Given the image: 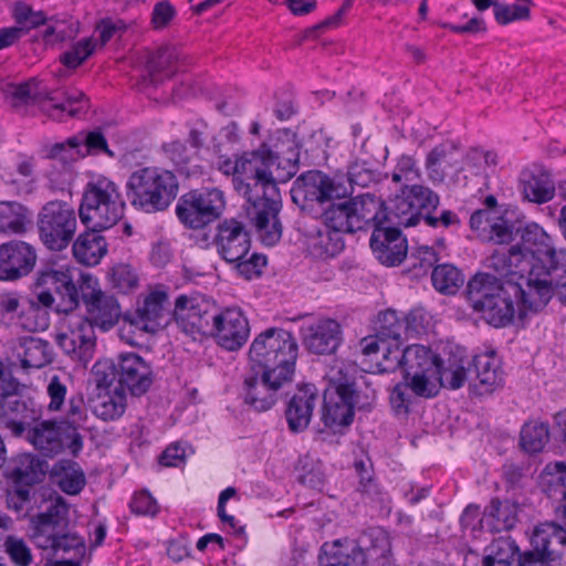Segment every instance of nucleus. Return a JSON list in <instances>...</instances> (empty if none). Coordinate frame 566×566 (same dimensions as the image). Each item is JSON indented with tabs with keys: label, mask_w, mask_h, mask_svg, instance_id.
Instances as JSON below:
<instances>
[{
	"label": "nucleus",
	"mask_w": 566,
	"mask_h": 566,
	"mask_svg": "<svg viewBox=\"0 0 566 566\" xmlns=\"http://www.w3.org/2000/svg\"><path fill=\"white\" fill-rule=\"evenodd\" d=\"M77 270L70 265H48L41 269L35 277L34 285L41 291L35 301L46 311L54 304L53 292L62 297L64 308L75 310L78 306L80 294L74 282Z\"/></svg>",
	"instance_id": "nucleus-16"
},
{
	"label": "nucleus",
	"mask_w": 566,
	"mask_h": 566,
	"mask_svg": "<svg viewBox=\"0 0 566 566\" xmlns=\"http://www.w3.org/2000/svg\"><path fill=\"white\" fill-rule=\"evenodd\" d=\"M538 485L556 505L566 502V462L547 463L538 476Z\"/></svg>",
	"instance_id": "nucleus-41"
},
{
	"label": "nucleus",
	"mask_w": 566,
	"mask_h": 566,
	"mask_svg": "<svg viewBox=\"0 0 566 566\" xmlns=\"http://www.w3.org/2000/svg\"><path fill=\"white\" fill-rule=\"evenodd\" d=\"M6 97L10 105L19 113L33 114L38 107L50 117L61 120L62 114L76 116L85 106V95L82 92H73L60 99L56 93L46 91L34 78L23 83L9 84L6 88Z\"/></svg>",
	"instance_id": "nucleus-4"
},
{
	"label": "nucleus",
	"mask_w": 566,
	"mask_h": 566,
	"mask_svg": "<svg viewBox=\"0 0 566 566\" xmlns=\"http://www.w3.org/2000/svg\"><path fill=\"white\" fill-rule=\"evenodd\" d=\"M53 476L59 488L66 494H78L86 483L81 467L73 461H61L54 465Z\"/></svg>",
	"instance_id": "nucleus-48"
},
{
	"label": "nucleus",
	"mask_w": 566,
	"mask_h": 566,
	"mask_svg": "<svg viewBox=\"0 0 566 566\" xmlns=\"http://www.w3.org/2000/svg\"><path fill=\"white\" fill-rule=\"evenodd\" d=\"M42 475L43 471L39 460L28 453L12 458L6 468V476L13 483L25 488L38 483Z\"/></svg>",
	"instance_id": "nucleus-44"
},
{
	"label": "nucleus",
	"mask_w": 566,
	"mask_h": 566,
	"mask_svg": "<svg viewBox=\"0 0 566 566\" xmlns=\"http://www.w3.org/2000/svg\"><path fill=\"white\" fill-rule=\"evenodd\" d=\"M174 57V53L169 50H159L154 54L146 65L147 75L142 77L139 85L142 87L157 85L164 77L170 76L174 71L169 66Z\"/></svg>",
	"instance_id": "nucleus-50"
},
{
	"label": "nucleus",
	"mask_w": 566,
	"mask_h": 566,
	"mask_svg": "<svg viewBox=\"0 0 566 566\" xmlns=\"http://www.w3.org/2000/svg\"><path fill=\"white\" fill-rule=\"evenodd\" d=\"M405 188L406 193L409 195L416 210H418L421 220H423L424 214L432 213V211L438 208L440 198L429 187L422 185H412L406 186Z\"/></svg>",
	"instance_id": "nucleus-56"
},
{
	"label": "nucleus",
	"mask_w": 566,
	"mask_h": 566,
	"mask_svg": "<svg viewBox=\"0 0 566 566\" xmlns=\"http://www.w3.org/2000/svg\"><path fill=\"white\" fill-rule=\"evenodd\" d=\"M531 544L539 559L553 562L566 549V530L553 522L542 523L535 527Z\"/></svg>",
	"instance_id": "nucleus-32"
},
{
	"label": "nucleus",
	"mask_w": 566,
	"mask_h": 566,
	"mask_svg": "<svg viewBox=\"0 0 566 566\" xmlns=\"http://www.w3.org/2000/svg\"><path fill=\"white\" fill-rule=\"evenodd\" d=\"M548 426L544 422L530 421L521 430V447L530 453H536L544 449L548 442Z\"/></svg>",
	"instance_id": "nucleus-52"
},
{
	"label": "nucleus",
	"mask_w": 566,
	"mask_h": 566,
	"mask_svg": "<svg viewBox=\"0 0 566 566\" xmlns=\"http://www.w3.org/2000/svg\"><path fill=\"white\" fill-rule=\"evenodd\" d=\"M35 165L33 156L19 154L10 170L6 171L2 179L8 186L14 188L18 195H30L35 189Z\"/></svg>",
	"instance_id": "nucleus-39"
},
{
	"label": "nucleus",
	"mask_w": 566,
	"mask_h": 566,
	"mask_svg": "<svg viewBox=\"0 0 566 566\" xmlns=\"http://www.w3.org/2000/svg\"><path fill=\"white\" fill-rule=\"evenodd\" d=\"M509 286L492 274L479 273L467 286V298L474 312L495 327L510 324L515 315L514 302Z\"/></svg>",
	"instance_id": "nucleus-6"
},
{
	"label": "nucleus",
	"mask_w": 566,
	"mask_h": 566,
	"mask_svg": "<svg viewBox=\"0 0 566 566\" xmlns=\"http://www.w3.org/2000/svg\"><path fill=\"white\" fill-rule=\"evenodd\" d=\"M130 203L147 213L166 210L178 195L179 184L168 169L148 166L134 170L127 180Z\"/></svg>",
	"instance_id": "nucleus-3"
},
{
	"label": "nucleus",
	"mask_w": 566,
	"mask_h": 566,
	"mask_svg": "<svg viewBox=\"0 0 566 566\" xmlns=\"http://www.w3.org/2000/svg\"><path fill=\"white\" fill-rule=\"evenodd\" d=\"M522 189L526 199L536 203H544L553 199L555 186L545 172L525 171L522 175Z\"/></svg>",
	"instance_id": "nucleus-45"
},
{
	"label": "nucleus",
	"mask_w": 566,
	"mask_h": 566,
	"mask_svg": "<svg viewBox=\"0 0 566 566\" xmlns=\"http://www.w3.org/2000/svg\"><path fill=\"white\" fill-rule=\"evenodd\" d=\"M326 378L328 386L324 391L321 421L325 428L336 431L349 426L355 409H365L370 400L357 390L353 367L337 363L329 368Z\"/></svg>",
	"instance_id": "nucleus-2"
},
{
	"label": "nucleus",
	"mask_w": 566,
	"mask_h": 566,
	"mask_svg": "<svg viewBox=\"0 0 566 566\" xmlns=\"http://www.w3.org/2000/svg\"><path fill=\"white\" fill-rule=\"evenodd\" d=\"M281 375L262 371L261 376H251L244 380V401L258 411L272 408L277 400L279 390L292 379H281Z\"/></svg>",
	"instance_id": "nucleus-24"
},
{
	"label": "nucleus",
	"mask_w": 566,
	"mask_h": 566,
	"mask_svg": "<svg viewBox=\"0 0 566 566\" xmlns=\"http://www.w3.org/2000/svg\"><path fill=\"white\" fill-rule=\"evenodd\" d=\"M80 293L87 315L85 317L93 327L108 331L118 323L122 315L120 306L113 295L99 289L96 279L90 274H82Z\"/></svg>",
	"instance_id": "nucleus-18"
},
{
	"label": "nucleus",
	"mask_w": 566,
	"mask_h": 566,
	"mask_svg": "<svg viewBox=\"0 0 566 566\" xmlns=\"http://www.w3.org/2000/svg\"><path fill=\"white\" fill-rule=\"evenodd\" d=\"M169 297L164 286H158L140 294L133 316L126 319L137 328L156 333L169 322Z\"/></svg>",
	"instance_id": "nucleus-19"
},
{
	"label": "nucleus",
	"mask_w": 566,
	"mask_h": 566,
	"mask_svg": "<svg viewBox=\"0 0 566 566\" xmlns=\"http://www.w3.org/2000/svg\"><path fill=\"white\" fill-rule=\"evenodd\" d=\"M93 413L104 421L116 420L126 409V395L123 389H99L91 400Z\"/></svg>",
	"instance_id": "nucleus-42"
},
{
	"label": "nucleus",
	"mask_w": 566,
	"mask_h": 566,
	"mask_svg": "<svg viewBox=\"0 0 566 566\" xmlns=\"http://www.w3.org/2000/svg\"><path fill=\"white\" fill-rule=\"evenodd\" d=\"M52 545L38 546L41 549H52L55 554L57 553H73L71 559H76L84 554V542L81 537L72 533L54 532L52 536Z\"/></svg>",
	"instance_id": "nucleus-58"
},
{
	"label": "nucleus",
	"mask_w": 566,
	"mask_h": 566,
	"mask_svg": "<svg viewBox=\"0 0 566 566\" xmlns=\"http://www.w3.org/2000/svg\"><path fill=\"white\" fill-rule=\"evenodd\" d=\"M101 231L90 229L73 242V255L80 263L88 266L96 265L107 253V243Z\"/></svg>",
	"instance_id": "nucleus-38"
},
{
	"label": "nucleus",
	"mask_w": 566,
	"mask_h": 566,
	"mask_svg": "<svg viewBox=\"0 0 566 566\" xmlns=\"http://www.w3.org/2000/svg\"><path fill=\"white\" fill-rule=\"evenodd\" d=\"M36 226L43 244L52 251H62L71 243L76 232V212L70 203L52 200L39 211Z\"/></svg>",
	"instance_id": "nucleus-12"
},
{
	"label": "nucleus",
	"mask_w": 566,
	"mask_h": 566,
	"mask_svg": "<svg viewBox=\"0 0 566 566\" xmlns=\"http://www.w3.org/2000/svg\"><path fill=\"white\" fill-rule=\"evenodd\" d=\"M521 291L520 316L528 312L536 313L543 310L553 295L566 305V266L557 262L547 266L543 263L534 264Z\"/></svg>",
	"instance_id": "nucleus-9"
},
{
	"label": "nucleus",
	"mask_w": 566,
	"mask_h": 566,
	"mask_svg": "<svg viewBox=\"0 0 566 566\" xmlns=\"http://www.w3.org/2000/svg\"><path fill=\"white\" fill-rule=\"evenodd\" d=\"M218 254L227 262L244 259L251 249V238L244 224L233 218L217 226L213 238Z\"/></svg>",
	"instance_id": "nucleus-22"
},
{
	"label": "nucleus",
	"mask_w": 566,
	"mask_h": 566,
	"mask_svg": "<svg viewBox=\"0 0 566 566\" xmlns=\"http://www.w3.org/2000/svg\"><path fill=\"white\" fill-rule=\"evenodd\" d=\"M290 153L280 156L263 145L241 165L243 171L250 172L251 181L247 216L265 245H274L282 237L279 219L282 201L276 185L289 181L298 170V150L295 147Z\"/></svg>",
	"instance_id": "nucleus-1"
},
{
	"label": "nucleus",
	"mask_w": 566,
	"mask_h": 566,
	"mask_svg": "<svg viewBox=\"0 0 566 566\" xmlns=\"http://www.w3.org/2000/svg\"><path fill=\"white\" fill-rule=\"evenodd\" d=\"M388 213H385L386 219L399 227H412L420 222V217L418 210H416L412 200L408 193H406V188L403 187L389 203Z\"/></svg>",
	"instance_id": "nucleus-46"
},
{
	"label": "nucleus",
	"mask_w": 566,
	"mask_h": 566,
	"mask_svg": "<svg viewBox=\"0 0 566 566\" xmlns=\"http://www.w3.org/2000/svg\"><path fill=\"white\" fill-rule=\"evenodd\" d=\"M4 547L15 566H30L33 563L31 548L24 539L17 536H7Z\"/></svg>",
	"instance_id": "nucleus-62"
},
{
	"label": "nucleus",
	"mask_w": 566,
	"mask_h": 566,
	"mask_svg": "<svg viewBox=\"0 0 566 566\" xmlns=\"http://www.w3.org/2000/svg\"><path fill=\"white\" fill-rule=\"evenodd\" d=\"M462 157L453 144H440L432 148L426 158L428 178L433 184H442L451 177L454 184L459 182L458 175L462 170Z\"/></svg>",
	"instance_id": "nucleus-27"
},
{
	"label": "nucleus",
	"mask_w": 566,
	"mask_h": 566,
	"mask_svg": "<svg viewBox=\"0 0 566 566\" xmlns=\"http://www.w3.org/2000/svg\"><path fill=\"white\" fill-rule=\"evenodd\" d=\"M91 38L78 41L70 51L61 55V61L67 67L75 69L81 65L94 51Z\"/></svg>",
	"instance_id": "nucleus-64"
},
{
	"label": "nucleus",
	"mask_w": 566,
	"mask_h": 566,
	"mask_svg": "<svg viewBox=\"0 0 566 566\" xmlns=\"http://www.w3.org/2000/svg\"><path fill=\"white\" fill-rule=\"evenodd\" d=\"M251 159V153H247L239 157L234 163L230 159H226L220 164V169L227 174L233 175V187L234 189L247 199V203L249 205V196H250V172H245L241 169V165L245 163V160Z\"/></svg>",
	"instance_id": "nucleus-54"
},
{
	"label": "nucleus",
	"mask_w": 566,
	"mask_h": 566,
	"mask_svg": "<svg viewBox=\"0 0 566 566\" xmlns=\"http://www.w3.org/2000/svg\"><path fill=\"white\" fill-rule=\"evenodd\" d=\"M56 326L55 342L61 349L73 359L87 361L95 347V332L88 319L74 312L63 308Z\"/></svg>",
	"instance_id": "nucleus-14"
},
{
	"label": "nucleus",
	"mask_w": 566,
	"mask_h": 566,
	"mask_svg": "<svg viewBox=\"0 0 566 566\" xmlns=\"http://www.w3.org/2000/svg\"><path fill=\"white\" fill-rule=\"evenodd\" d=\"M518 512L516 503L493 499L484 511L485 525L492 532L510 531L518 521Z\"/></svg>",
	"instance_id": "nucleus-43"
},
{
	"label": "nucleus",
	"mask_w": 566,
	"mask_h": 566,
	"mask_svg": "<svg viewBox=\"0 0 566 566\" xmlns=\"http://www.w3.org/2000/svg\"><path fill=\"white\" fill-rule=\"evenodd\" d=\"M417 316V312L413 311L406 316H399L398 313L392 310L379 313L375 323L377 337L388 343L400 344L402 336L407 335L409 331L415 329L412 323L416 321Z\"/></svg>",
	"instance_id": "nucleus-37"
},
{
	"label": "nucleus",
	"mask_w": 566,
	"mask_h": 566,
	"mask_svg": "<svg viewBox=\"0 0 566 566\" xmlns=\"http://www.w3.org/2000/svg\"><path fill=\"white\" fill-rule=\"evenodd\" d=\"M112 285L120 292H128L138 284V276L135 270L128 264H117L109 273Z\"/></svg>",
	"instance_id": "nucleus-63"
},
{
	"label": "nucleus",
	"mask_w": 566,
	"mask_h": 566,
	"mask_svg": "<svg viewBox=\"0 0 566 566\" xmlns=\"http://www.w3.org/2000/svg\"><path fill=\"white\" fill-rule=\"evenodd\" d=\"M402 378L415 396L426 399L436 397L441 389L439 356L423 345L406 347Z\"/></svg>",
	"instance_id": "nucleus-11"
},
{
	"label": "nucleus",
	"mask_w": 566,
	"mask_h": 566,
	"mask_svg": "<svg viewBox=\"0 0 566 566\" xmlns=\"http://www.w3.org/2000/svg\"><path fill=\"white\" fill-rule=\"evenodd\" d=\"M475 379L472 384L478 395L493 392L503 381L500 359L493 352L479 354L473 359Z\"/></svg>",
	"instance_id": "nucleus-35"
},
{
	"label": "nucleus",
	"mask_w": 566,
	"mask_h": 566,
	"mask_svg": "<svg viewBox=\"0 0 566 566\" xmlns=\"http://www.w3.org/2000/svg\"><path fill=\"white\" fill-rule=\"evenodd\" d=\"M520 245L534 259V264L543 263L549 266L559 262L552 238L537 223L524 227Z\"/></svg>",
	"instance_id": "nucleus-33"
},
{
	"label": "nucleus",
	"mask_w": 566,
	"mask_h": 566,
	"mask_svg": "<svg viewBox=\"0 0 566 566\" xmlns=\"http://www.w3.org/2000/svg\"><path fill=\"white\" fill-rule=\"evenodd\" d=\"M441 387L458 389L468 378L467 364L462 359H449L447 363L439 358Z\"/></svg>",
	"instance_id": "nucleus-57"
},
{
	"label": "nucleus",
	"mask_w": 566,
	"mask_h": 566,
	"mask_svg": "<svg viewBox=\"0 0 566 566\" xmlns=\"http://www.w3.org/2000/svg\"><path fill=\"white\" fill-rule=\"evenodd\" d=\"M214 305L202 296L180 295L175 302L174 318L178 327L186 334L210 333Z\"/></svg>",
	"instance_id": "nucleus-20"
},
{
	"label": "nucleus",
	"mask_w": 566,
	"mask_h": 566,
	"mask_svg": "<svg viewBox=\"0 0 566 566\" xmlns=\"http://www.w3.org/2000/svg\"><path fill=\"white\" fill-rule=\"evenodd\" d=\"M69 506L62 496L51 497L45 510L38 514L33 523V541L36 546L52 545V533L62 532L67 526Z\"/></svg>",
	"instance_id": "nucleus-26"
},
{
	"label": "nucleus",
	"mask_w": 566,
	"mask_h": 566,
	"mask_svg": "<svg viewBox=\"0 0 566 566\" xmlns=\"http://www.w3.org/2000/svg\"><path fill=\"white\" fill-rule=\"evenodd\" d=\"M70 145L78 146V149H81L80 156L82 157L99 153H105L109 157L114 156V153L107 146L106 138L98 130L77 134L70 138Z\"/></svg>",
	"instance_id": "nucleus-53"
},
{
	"label": "nucleus",
	"mask_w": 566,
	"mask_h": 566,
	"mask_svg": "<svg viewBox=\"0 0 566 566\" xmlns=\"http://www.w3.org/2000/svg\"><path fill=\"white\" fill-rule=\"evenodd\" d=\"M224 208L223 191L218 188H207L184 195L176 212L184 224L192 229H200L217 220Z\"/></svg>",
	"instance_id": "nucleus-17"
},
{
	"label": "nucleus",
	"mask_w": 566,
	"mask_h": 566,
	"mask_svg": "<svg viewBox=\"0 0 566 566\" xmlns=\"http://www.w3.org/2000/svg\"><path fill=\"white\" fill-rule=\"evenodd\" d=\"M28 424V411L23 413ZM60 421L44 420L32 428L25 429L30 443L45 455H54L62 451L64 439H70L69 432Z\"/></svg>",
	"instance_id": "nucleus-31"
},
{
	"label": "nucleus",
	"mask_w": 566,
	"mask_h": 566,
	"mask_svg": "<svg viewBox=\"0 0 566 566\" xmlns=\"http://www.w3.org/2000/svg\"><path fill=\"white\" fill-rule=\"evenodd\" d=\"M298 354V345L294 336L283 329L271 327L253 339L249 357L253 365L262 371L281 375V379H292Z\"/></svg>",
	"instance_id": "nucleus-5"
},
{
	"label": "nucleus",
	"mask_w": 566,
	"mask_h": 566,
	"mask_svg": "<svg viewBox=\"0 0 566 566\" xmlns=\"http://www.w3.org/2000/svg\"><path fill=\"white\" fill-rule=\"evenodd\" d=\"M304 245L314 258H329L338 254L344 249L340 235L343 231L335 230L323 221L303 224Z\"/></svg>",
	"instance_id": "nucleus-29"
},
{
	"label": "nucleus",
	"mask_w": 566,
	"mask_h": 566,
	"mask_svg": "<svg viewBox=\"0 0 566 566\" xmlns=\"http://www.w3.org/2000/svg\"><path fill=\"white\" fill-rule=\"evenodd\" d=\"M165 156L180 170L190 172L189 167L197 161L198 155L181 140H172L163 145Z\"/></svg>",
	"instance_id": "nucleus-59"
},
{
	"label": "nucleus",
	"mask_w": 566,
	"mask_h": 566,
	"mask_svg": "<svg viewBox=\"0 0 566 566\" xmlns=\"http://www.w3.org/2000/svg\"><path fill=\"white\" fill-rule=\"evenodd\" d=\"M124 208L117 185L108 178L99 177L86 185L78 217L88 229L105 230L122 219Z\"/></svg>",
	"instance_id": "nucleus-7"
},
{
	"label": "nucleus",
	"mask_w": 566,
	"mask_h": 566,
	"mask_svg": "<svg viewBox=\"0 0 566 566\" xmlns=\"http://www.w3.org/2000/svg\"><path fill=\"white\" fill-rule=\"evenodd\" d=\"M509 268L512 270V274L510 275L507 285L513 290L515 295H521L518 286H525L526 279L534 265V262H532L533 258L520 244L511 247L509 249Z\"/></svg>",
	"instance_id": "nucleus-47"
},
{
	"label": "nucleus",
	"mask_w": 566,
	"mask_h": 566,
	"mask_svg": "<svg viewBox=\"0 0 566 566\" xmlns=\"http://www.w3.org/2000/svg\"><path fill=\"white\" fill-rule=\"evenodd\" d=\"M431 280L436 290L442 293H453L463 283L461 272L448 263L436 266L431 273Z\"/></svg>",
	"instance_id": "nucleus-55"
},
{
	"label": "nucleus",
	"mask_w": 566,
	"mask_h": 566,
	"mask_svg": "<svg viewBox=\"0 0 566 566\" xmlns=\"http://www.w3.org/2000/svg\"><path fill=\"white\" fill-rule=\"evenodd\" d=\"M13 18L19 24L18 28H23V34L27 30L38 28L46 21V17L43 11H34L30 4L22 1L14 4Z\"/></svg>",
	"instance_id": "nucleus-61"
},
{
	"label": "nucleus",
	"mask_w": 566,
	"mask_h": 566,
	"mask_svg": "<svg viewBox=\"0 0 566 566\" xmlns=\"http://www.w3.org/2000/svg\"><path fill=\"white\" fill-rule=\"evenodd\" d=\"M370 248L375 256L385 265L400 264L407 256V240L395 227L374 229L370 237Z\"/></svg>",
	"instance_id": "nucleus-28"
},
{
	"label": "nucleus",
	"mask_w": 566,
	"mask_h": 566,
	"mask_svg": "<svg viewBox=\"0 0 566 566\" xmlns=\"http://www.w3.org/2000/svg\"><path fill=\"white\" fill-rule=\"evenodd\" d=\"M365 545V560L369 566H389L391 542L387 531L381 527H371L367 530L361 538Z\"/></svg>",
	"instance_id": "nucleus-40"
},
{
	"label": "nucleus",
	"mask_w": 566,
	"mask_h": 566,
	"mask_svg": "<svg viewBox=\"0 0 566 566\" xmlns=\"http://www.w3.org/2000/svg\"><path fill=\"white\" fill-rule=\"evenodd\" d=\"M350 193L348 187L321 171H307L293 184L291 196L302 209L311 208L313 203L324 205L338 202Z\"/></svg>",
	"instance_id": "nucleus-15"
},
{
	"label": "nucleus",
	"mask_w": 566,
	"mask_h": 566,
	"mask_svg": "<svg viewBox=\"0 0 566 566\" xmlns=\"http://www.w3.org/2000/svg\"><path fill=\"white\" fill-rule=\"evenodd\" d=\"M94 369L98 387L109 385L117 377L119 389H126L135 397L145 395L155 379L150 363L133 352L119 354L112 363H97Z\"/></svg>",
	"instance_id": "nucleus-10"
},
{
	"label": "nucleus",
	"mask_w": 566,
	"mask_h": 566,
	"mask_svg": "<svg viewBox=\"0 0 566 566\" xmlns=\"http://www.w3.org/2000/svg\"><path fill=\"white\" fill-rule=\"evenodd\" d=\"M340 326L331 318L305 321L301 326V336L306 349L313 354L333 353L339 344Z\"/></svg>",
	"instance_id": "nucleus-25"
},
{
	"label": "nucleus",
	"mask_w": 566,
	"mask_h": 566,
	"mask_svg": "<svg viewBox=\"0 0 566 566\" xmlns=\"http://www.w3.org/2000/svg\"><path fill=\"white\" fill-rule=\"evenodd\" d=\"M87 419L86 409L82 399H70V406L66 411L64 420H61V424H65V429L69 432L70 444L69 448L73 453H76L82 449L83 440L77 429L82 427Z\"/></svg>",
	"instance_id": "nucleus-49"
},
{
	"label": "nucleus",
	"mask_w": 566,
	"mask_h": 566,
	"mask_svg": "<svg viewBox=\"0 0 566 566\" xmlns=\"http://www.w3.org/2000/svg\"><path fill=\"white\" fill-rule=\"evenodd\" d=\"M17 356L24 369H40L53 361L52 345L40 337H21L17 346Z\"/></svg>",
	"instance_id": "nucleus-36"
},
{
	"label": "nucleus",
	"mask_w": 566,
	"mask_h": 566,
	"mask_svg": "<svg viewBox=\"0 0 566 566\" xmlns=\"http://www.w3.org/2000/svg\"><path fill=\"white\" fill-rule=\"evenodd\" d=\"M317 399L318 394L314 385L307 384L297 388L284 412L290 431L300 433L308 428Z\"/></svg>",
	"instance_id": "nucleus-30"
},
{
	"label": "nucleus",
	"mask_w": 566,
	"mask_h": 566,
	"mask_svg": "<svg viewBox=\"0 0 566 566\" xmlns=\"http://www.w3.org/2000/svg\"><path fill=\"white\" fill-rule=\"evenodd\" d=\"M36 263V252L23 241L0 244V281L14 282L27 276Z\"/></svg>",
	"instance_id": "nucleus-23"
},
{
	"label": "nucleus",
	"mask_w": 566,
	"mask_h": 566,
	"mask_svg": "<svg viewBox=\"0 0 566 566\" xmlns=\"http://www.w3.org/2000/svg\"><path fill=\"white\" fill-rule=\"evenodd\" d=\"M28 209L17 201L0 202V232L21 233L24 231Z\"/></svg>",
	"instance_id": "nucleus-51"
},
{
	"label": "nucleus",
	"mask_w": 566,
	"mask_h": 566,
	"mask_svg": "<svg viewBox=\"0 0 566 566\" xmlns=\"http://www.w3.org/2000/svg\"><path fill=\"white\" fill-rule=\"evenodd\" d=\"M210 334L221 347L237 350L249 338V321L239 307L224 308L216 312Z\"/></svg>",
	"instance_id": "nucleus-21"
},
{
	"label": "nucleus",
	"mask_w": 566,
	"mask_h": 566,
	"mask_svg": "<svg viewBox=\"0 0 566 566\" xmlns=\"http://www.w3.org/2000/svg\"><path fill=\"white\" fill-rule=\"evenodd\" d=\"M319 566H369L363 548L352 539L325 543L318 556Z\"/></svg>",
	"instance_id": "nucleus-34"
},
{
	"label": "nucleus",
	"mask_w": 566,
	"mask_h": 566,
	"mask_svg": "<svg viewBox=\"0 0 566 566\" xmlns=\"http://www.w3.org/2000/svg\"><path fill=\"white\" fill-rule=\"evenodd\" d=\"M518 547L511 537H499L485 548L482 562H515Z\"/></svg>",
	"instance_id": "nucleus-60"
},
{
	"label": "nucleus",
	"mask_w": 566,
	"mask_h": 566,
	"mask_svg": "<svg viewBox=\"0 0 566 566\" xmlns=\"http://www.w3.org/2000/svg\"><path fill=\"white\" fill-rule=\"evenodd\" d=\"M50 324L49 311L39 306L33 300L23 301L15 291L0 293V325L15 329L36 333L45 331Z\"/></svg>",
	"instance_id": "nucleus-13"
},
{
	"label": "nucleus",
	"mask_w": 566,
	"mask_h": 566,
	"mask_svg": "<svg viewBox=\"0 0 566 566\" xmlns=\"http://www.w3.org/2000/svg\"><path fill=\"white\" fill-rule=\"evenodd\" d=\"M386 220L382 202L374 195L365 193L328 205L322 212V221L335 230L353 233L373 227L377 229Z\"/></svg>",
	"instance_id": "nucleus-8"
}]
</instances>
